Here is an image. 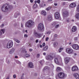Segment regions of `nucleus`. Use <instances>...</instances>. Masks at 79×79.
I'll return each instance as SVG.
<instances>
[{"instance_id":"7ed1b4c3","label":"nucleus","mask_w":79,"mask_h":79,"mask_svg":"<svg viewBox=\"0 0 79 79\" xmlns=\"http://www.w3.org/2000/svg\"><path fill=\"white\" fill-rule=\"evenodd\" d=\"M38 27L39 30L41 31V32H43V31H44V24L42 23H40L39 24Z\"/></svg>"},{"instance_id":"f03ea898","label":"nucleus","mask_w":79,"mask_h":79,"mask_svg":"<svg viewBox=\"0 0 79 79\" xmlns=\"http://www.w3.org/2000/svg\"><path fill=\"white\" fill-rule=\"evenodd\" d=\"M34 25V22L31 20H28L25 24V26L26 27L29 28L31 27Z\"/></svg>"},{"instance_id":"9b49d317","label":"nucleus","mask_w":79,"mask_h":79,"mask_svg":"<svg viewBox=\"0 0 79 79\" xmlns=\"http://www.w3.org/2000/svg\"><path fill=\"white\" fill-rule=\"evenodd\" d=\"M46 58L47 60H52L53 59V57L50 55H48L46 57Z\"/></svg>"},{"instance_id":"bb28decb","label":"nucleus","mask_w":79,"mask_h":79,"mask_svg":"<svg viewBox=\"0 0 79 79\" xmlns=\"http://www.w3.org/2000/svg\"><path fill=\"white\" fill-rule=\"evenodd\" d=\"M56 70L57 71H60L61 70V68L58 67L57 68Z\"/></svg>"},{"instance_id":"4c0bfd02","label":"nucleus","mask_w":79,"mask_h":79,"mask_svg":"<svg viewBox=\"0 0 79 79\" xmlns=\"http://www.w3.org/2000/svg\"><path fill=\"white\" fill-rule=\"evenodd\" d=\"M46 6V4H42V8H44L45 6Z\"/></svg>"},{"instance_id":"393cba45","label":"nucleus","mask_w":79,"mask_h":79,"mask_svg":"<svg viewBox=\"0 0 79 79\" xmlns=\"http://www.w3.org/2000/svg\"><path fill=\"white\" fill-rule=\"evenodd\" d=\"M37 7V5L36 4H35L33 6V9H35Z\"/></svg>"},{"instance_id":"0e129e2a","label":"nucleus","mask_w":79,"mask_h":79,"mask_svg":"<svg viewBox=\"0 0 79 79\" xmlns=\"http://www.w3.org/2000/svg\"><path fill=\"white\" fill-rule=\"evenodd\" d=\"M37 56H38V57H39V56H40V54H37Z\"/></svg>"},{"instance_id":"bf43d9fd","label":"nucleus","mask_w":79,"mask_h":79,"mask_svg":"<svg viewBox=\"0 0 79 79\" xmlns=\"http://www.w3.org/2000/svg\"><path fill=\"white\" fill-rule=\"evenodd\" d=\"M40 63L41 64V65H42V64H42V61H40Z\"/></svg>"},{"instance_id":"cd10ccee","label":"nucleus","mask_w":79,"mask_h":79,"mask_svg":"<svg viewBox=\"0 0 79 79\" xmlns=\"http://www.w3.org/2000/svg\"><path fill=\"white\" fill-rule=\"evenodd\" d=\"M51 8L52 7H48L46 9V10H47V11H49V10H50Z\"/></svg>"},{"instance_id":"ddd939ff","label":"nucleus","mask_w":79,"mask_h":79,"mask_svg":"<svg viewBox=\"0 0 79 79\" xmlns=\"http://www.w3.org/2000/svg\"><path fill=\"white\" fill-rule=\"evenodd\" d=\"M73 76L76 79H79V75L77 73H74L73 74Z\"/></svg>"},{"instance_id":"6ab92c4d","label":"nucleus","mask_w":79,"mask_h":79,"mask_svg":"<svg viewBox=\"0 0 79 79\" xmlns=\"http://www.w3.org/2000/svg\"><path fill=\"white\" fill-rule=\"evenodd\" d=\"M43 35V33L42 34H39L37 35L36 36L37 37H38V38H40L42 37Z\"/></svg>"},{"instance_id":"f257e3e1","label":"nucleus","mask_w":79,"mask_h":79,"mask_svg":"<svg viewBox=\"0 0 79 79\" xmlns=\"http://www.w3.org/2000/svg\"><path fill=\"white\" fill-rule=\"evenodd\" d=\"M13 6L11 5H9L7 4H4L2 7V10L3 12L6 13L8 12L10 10L12 9Z\"/></svg>"},{"instance_id":"052dcab7","label":"nucleus","mask_w":79,"mask_h":79,"mask_svg":"<svg viewBox=\"0 0 79 79\" xmlns=\"http://www.w3.org/2000/svg\"><path fill=\"white\" fill-rule=\"evenodd\" d=\"M2 32L0 31V35H2Z\"/></svg>"},{"instance_id":"680f3d73","label":"nucleus","mask_w":79,"mask_h":79,"mask_svg":"<svg viewBox=\"0 0 79 79\" xmlns=\"http://www.w3.org/2000/svg\"><path fill=\"white\" fill-rule=\"evenodd\" d=\"M30 1L31 3H32L33 2V0H30Z\"/></svg>"},{"instance_id":"9d476101","label":"nucleus","mask_w":79,"mask_h":79,"mask_svg":"<svg viewBox=\"0 0 79 79\" xmlns=\"http://www.w3.org/2000/svg\"><path fill=\"white\" fill-rule=\"evenodd\" d=\"M78 67L77 66H73L72 68L73 71H78Z\"/></svg>"},{"instance_id":"2f4dec72","label":"nucleus","mask_w":79,"mask_h":79,"mask_svg":"<svg viewBox=\"0 0 79 79\" xmlns=\"http://www.w3.org/2000/svg\"><path fill=\"white\" fill-rule=\"evenodd\" d=\"M25 56L26 57V58H28L29 57H30V55L27 54H25Z\"/></svg>"},{"instance_id":"c85d7f7f","label":"nucleus","mask_w":79,"mask_h":79,"mask_svg":"<svg viewBox=\"0 0 79 79\" xmlns=\"http://www.w3.org/2000/svg\"><path fill=\"white\" fill-rule=\"evenodd\" d=\"M44 69L45 70H48V69H50V67L46 66L44 68Z\"/></svg>"},{"instance_id":"a211bd4d","label":"nucleus","mask_w":79,"mask_h":79,"mask_svg":"<svg viewBox=\"0 0 79 79\" xmlns=\"http://www.w3.org/2000/svg\"><path fill=\"white\" fill-rule=\"evenodd\" d=\"M15 52V49L13 48L12 49L11 51H10V53L12 54L13 53H14Z\"/></svg>"},{"instance_id":"0eeeda50","label":"nucleus","mask_w":79,"mask_h":79,"mask_svg":"<svg viewBox=\"0 0 79 79\" xmlns=\"http://www.w3.org/2000/svg\"><path fill=\"white\" fill-rule=\"evenodd\" d=\"M66 52L67 53H69L71 54V53H73V50L72 49L67 48L66 49Z\"/></svg>"},{"instance_id":"39448f33","label":"nucleus","mask_w":79,"mask_h":79,"mask_svg":"<svg viewBox=\"0 0 79 79\" xmlns=\"http://www.w3.org/2000/svg\"><path fill=\"white\" fill-rule=\"evenodd\" d=\"M58 76L59 78L62 79V78H64V77L65 74L64 73L60 72L58 73Z\"/></svg>"},{"instance_id":"e2e57ef3","label":"nucleus","mask_w":79,"mask_h":79,"mask_svg":"<svg viewBox=\"0 0 79 79\" xmlns=\"http://www.w3.org/2000/svg\"><path fill=\"white\" fill-rule=\"evenodd\" d=\"M43 46H45V43H44L43 44Z\"/></svg>"},{"instance_id":"c756f323","label":"nucleus","mask_w":79,"mask_h":79,"mask_svg":"<svg viewBox=\"0 0 79 79\" xmlns=\"http://www.w3.org/2000/svg\"><path fill=\"white\" fill-rule=\"evenodd\" d=\"M63 49H64L63 48H62V47L60 48L59 49V52H61V51L63 50Z\"/></svg>"},{"instance_id":"8fccbe9b","label":"nucleus","mask_w":79,"mask_h":79,"mask_svg":"<svg viewBox=\"0 0 79 79\" xmlns=\"http://www.w3.org/2000/svg\"><path fill=\"white\" fill-rule=\"evenodd\" d=\"M13 77L14 78H16V75L14 74L13 75Z\"/></svg>"},{"instance_id":"aec40b11","label":"nucleus","mask_w":79,"mask_h":79,"mask_svg":"<svg viewBox=\"0 0 79 79\" xmlns=\"http://www.w3.org/2000/svg\"><path fill=\"white\" fill-rule=\"evenodd\" d=\"M48 46H46L44 47L43 48V50L44 51H47L48 50Z\"/></svg>"},{"instance_id":"a878e982","label":"nucleus","mask_w":79,"mask_h":79,"mask_svg":"<svg viewBox=\"0 0 79 79\" xmlns=\"http://www.w3.org/2000/svg\"><path fill=\"white\" fill-rule=\"evenodd\" d=\"M75 17L76 19H79V14H76L75 15Z\"/></svg>"},{"instance_id":"b1692460","label":"nucleus","mask_w":79,"mask_h":79,"mask_svg":"<svg viewBox=\"0 0 79 79\" xmlns=\"http://www.w3.org/2000/svg\"><path fill=\"white\" fill-rule=\"evenodd\" d=\"M2 34H4L5 32V29H1L0 31Z\"/></svg>"},{"instance_id":"6e6d98bb","label":"nucleus","mask_w":79,"mask_h":79,"mask_svg":"<svg viewBox=\"0 0 79 79\" xmlns=\"http://www.w3.org/2000/svg\"><path fill=\"white\" fill-rule=\"evenodd\" d=\"M2 15H0V20L2 19Z\"/></svg>"},{"instance_id":"de8ad7c7","label":"nucleus","mask_w":79,"mask_h":79,"mask_svg":"<svg viewBox=\"0 0 79 79\" xmlns=\"http://www.w3.org/2000/svg\"><path fill=\"white\" fill-rule=\"evenodd\" d=\"M16 13H17L18 16H19V15H20V13H19L17 12H16Z\"/></svg>"},{"instance_id":"774afa93","label":"nucleus","mask_w":79,"mask_h":79,"mask_svg":"<svg viewBox=\"0 0 79 79\" xmlns=\"http://www.w3.org/2000/svg\"><path fill=\"white\" fill-rule=\"evenodd\" d=\"M33 50L32 49H30V52H32V51Z\"/></svg>"},{"instance_id":"f3484780","label":"nucleus","mask_w":79,"mask_h":79,"mask_svg":"<svg viewBox=\"0 0 79 79\" xmlns=\"http://www.w3.org/2000/svg\"><path fill=\"white\" fill-rule=\"evenodd\" d=\"M41 14L44 16H46L47 15V12L44 11H42L41 12Z\"/></svg>"},{"instance_id":"a18cd8bd","label":"nucleus","mask_w":79,"mask_h":79,"mask_svg":"<svg viewBox=\"0 0 79 79\" xmlns=\"http://www.w3.org/2000/svg\"><path fill=\"white\" fill-rule=\"evenodd\" d=\"M17 63H18V64H21V62H20V61H17Z\"/></svg>"},{"instance_id":"f8f14e48","label":"nucleus","mask_w":79,"mask_h":79,"mask_svg":"<svg viewBox=\"0 0 79 79\" xmlns=\"http://www.w3.org/2000/svg\"><path fill=\"white\" fill-rule=\"evenodd\" d=\"M28 67L30 68H34V64L32 62H30L28 64Z\"/></svg>"},{"instance_id":"f704fd0d","label":"nucleus","mask_w":79,"mask_h":79,"mask_svg":"<svg viewBox=\"0 0 79 79\" xmlns=\"http://www.w3.org/2000/svg\"><path fill=\"white\" fill-rule=\"evenodd\" d=\"M56 25V23H54L52 24V26H55Z\"/></svg>"},{"instance_id":"e433bc0d","label":"nucleus","mask_w":79,"mask_h":79,"mask_svg":"<svg viewBox=\"0 0 79 79\" xmlns=\"http://www.w3.org/2000/svg\"><path fill=\"white\" fill-rule=\"evenodd\" d=\"M66 5V2H64L62 3V6H64Z\"/></svg>"},{"instance_id":"5fc2aeb1","label":"nucleus","mask_w":79,"mask_h":79,"mask_svg":"<svg viewBox=\"0 0 79 79\" xmlns=\"http://www.w3.org/2000/svg\"><path fill=\"white\" fill-rule=\"evenodd\" d=\"M35 42L36 43H37L38 42H39V40H36L35 41Z\"/></svg>"},{"instance_id":"7c9ffc66","label":"nucleus","mask_w":79,"mask_h":79,"mask_svg":"<svg viewBox=\"0 0 79 79\" xmlns=\"http://www.w3.org/2000/svg\"><path fill=\"white\" fill-rule=\"evenodd\" d=\"M14 40H15V42H17V43H19V41L16 39H14Z\"/></svg>"},{"instance_id":"ea45409f","label":"nucleus","mask_w":79,"mask_h":79,"mask_svg":"<svg viewBox=\"0 0 79 79\" xmlns=\"http://www.w3.org/2000/svg\"><path fill=\"white\" fill-rule=\"evenodd\" d=\"M28 36L27 34H25L24 35V37H25V38H27V37Z\"/></svg>"},{"instance_id":"2eb2a0df","label":"nucleus","mask_w":79,"mask_h":79,"mask_svg":"<svg viewBox=\"0 0 79 79\" xmlns=\"http://www.w3.org/2000/svg\"><path fill=\"white\" fill-rule=\"evenodd\" d=\"M76 31H77V27H76L75 26L73 27L72 29V32H76Z\"/></svg>"},{"instance_id":"4468645a","label":"nucleus","mask_w":79,"mask_h":79,"mask_svg":"<svg viewBox=\"0 0 79 79\" xmlns=\"http://www.w3.org/2000/svg\"><path fill=\"white\" fill-rule=\"evenodd\" d=\"M72 47L74 49H75V50H77L79 48V46H78V45L76 44H73L72 46Z\"/></svg>"},{"instance_id":"49530a36","label":"nucleus","mask_w":79,"mask_h":79,"mask_svg":"<svg viewBox=\"0 0 79 79\" xmlns=\"http://www.w3.org/2000/svg\"><path fill=\"white\" fill-rule=\"evenodd\" d=\"M40 0H37V3H40Z\"/></svg>"},{"instance_id":"dca6fc26","label":"nucleus","mask_w":79,"mask_h":79,"mask_svg":"<svg viewBox=\"0 0 79 79\" xmlns=\"http://www.w3.org/2000/svg\"><path fill=\"white\" fill-rule=\"evenodd\" d=\"M64 60L65 63H68L69 61V58L66 57L65 58Z\"/></svg>"},{"instance_id":"37998d69","label":"nucleus","mask_w":79,"mask_h":79,"mask_svg":"<svg viewBox=\"0 0 79 79\" xmlns=\"http://www.w3.org/2000/svg\"><path fill=\"white\" fill-rule=\"evenodd\" d=\"M48 39H49V38L48 37H47L46 38V41H48Z\"/></svg>"},{"instance_id":"c9c22d12","label":"nucleus","mask_w":79,"mask_h":79,"mask_svg":"<svg viewBox=\"0 0 79 79\" xmlns=\"http://www.w3.org/2000/svg\"><path fill=\"white\" fill-rule=\"evenodd\" d=\"M78 39V38L77 37H75L74 38V40H75V41L77 40Z\"/></svg>"},{"instance_id":"13d9d810","label":"nucleus","mask_w":79,"mask_h":79,"mask_svg":"<svg viewBox=\"0 0 79 79\" xmlns=\"http://www.w3.org/2000/svg\"><path fill=\"white\" fill-rule=\"evenodd\" d=\"M34 76H37V74L36 73H35L34 74Z\"/></svg>"},{"instance_id":"3c124183","label":"nucleus","mask_w":79,"mask_h":79,"mask_svg":"<svg viewBox=\"0 0 79 79\" xmlns=\"http://www.w3.org/2000/svg\"><path fill=\"white\" fill-rule=\"evenodd\" d=\"M14 26H15V27H16V26H17V23H14Z\"/></svg>"},{"instance_id":"5701e85b","label":"nucleus","mask_w":79,"mask_h":79,"mask_svg":"<svg viewBox=\"0 0 79 79\" xmlns=\"http://www.w3.org/2000/svg\"><path fill=\"white\" fill-rule=\"evenodd\" d=\"M53 44L54 47H56L58 45V43L57 42H55L53 43Z\"/></svg>"},{"instance_id":"a19ab883","label":"nucleus","mask_w":79,"mask_h":79,"mask_svg":"<svg viewBox=\"0 0 79 79\" xmlns=\"http://www.w3.org/2000/svg\"><path fill=\"white\" fill-rule=\"evenodd\" d=\"M66 21L67 23H69V19H67L66 20Z\"/></svg>"},{"instance_id":"338daca9","label":"nucleus","mask_w":79,"mask_h":79,"mask_svg":"<svg viewBox=\"0 0 79 79\" xmlns=\"http://www.w3.org/2000/svg\"><path fill=\"white\" fill-rule=\"evenodd\" d=\"M43 54L44 55H46V53L45 52H44Z\"/></svg>"},{"instance_id":"c03bdc74","label":"nucleus","mask_w":79,"mask_h":79,"mask_svg":"<svg viewBox=\"0 0 79 79\" xmlns=\"http://www.w3.org/2000/svg\"><path fill=\"white\" fill-rule=\"evenodd\" d=\"M77 11H78V12H79V6H78L77 7Z\"/></svg>"},{"instance_id":"69168bd1","label":"nucleus","mask_w":79,"mask_h":79,"mask_svg":"<svg viewBox=\"0 0 79 79\" xmlns=\"http://www.w3.org/2000/svg\"><path fill=\"white\" fill-rule=\"evenodd\" d=\"M54 5L55 6H56L57 5V4L56 3H55Z\"/></svg>"},{"instance_id":"72a5a7b5","label":"nucleus","mask_w":79,"mask_h":79,"mask_svg":"<svg viewBox=\"0 0 79 79\" xmlns=\"http://www.w3.org/2000/svg\"><path fill=\"white\" fill-rule=\"evenodd\" d=\"M18 15L17 14V13H16V12L15 14V18H16L17 17H18Z\"/></svg>"},{"instance_id":"58836bf2","label":"nucleus","mask_w":79,"mask_h":79,"mask_svg":"<svg viewBox=\"0 0 79 79\" xmlns=\"http://www.w3.org/2000/svg\"><path fill=\"white\" fill-rule=\"evenodd\" d=\"M4 27V24L2 23V25H1L0 27L1 28L3 27Z\"/></svg>"},{"instance_id":"412c9836","label":"nucleus","mask_w":79,"mask_h":79,"mask_svg":"<svg viewBox=\"0 0 79 79\" xmlns=\"http://www.w3.org/2000/svg\"><path fill=\"white\" fill-rule=\"evenodd\" d=\"M48 19L49 21H50L52 19V17L51 15H49L48 17Z\"/></svg>"},{"instance_id":"473e14b6","label":"nucleus","mask_w":79,"mask_h":79,"mask_svg":"<svg viewBox=\"0 0 79 79\" xmlns=\"http://www.w3.org/2000/svg\"><path fill=\"white\" fill-rule=\"evenodd\" d=\"M34 34L36 36H37V35L38 34L37 32L35 31H34Z\"/></svg>"},{"instance_id":"423d86ee","label":"nucleus","mask_w":79,"mask_h":79,"mask_svg":"<svg viewBox=\"0 0 79 79\" xmlns=\"http://www.w3.org/2000/svg\"><path fill=\"white\" fill-rule=\"evenodd\" d=\"M13 46V42L12 41H10L8 42L7 44V47L8 48H10Z\"/></svg>"},{"instance_id":"79ce46f5","label":"nucleus","mask_w":79,"mask_h":79,"mask_svg":"<svg viewBox=\"0 0 79 79\" xmlns=\"http://www.w3.org/2000/svg\"><path fill=\"white\" fill-rule=\"evenodd\" d=\"M50 33H51V32H50V31H48L47 32V34L48 35H49V34H50Z\"/></svg>"},{"instance_id":"6e6552de","label":"nucleus","mask_w":79,"mask_h":79,"mask_svg":"<svg viewBox=\"0 0 79 79\" xmlns=\"http://www.w3.org/2000/svg\"><path fill=\"white\" fill-rule=\"evenodd\" d=\"M76 6V4L74 2L71 3L69 5L70 8H74Z\"/></svg>"},{"instance_id":"603ef678","label":"nucleus","mask_w":79,"mask_h":79,"mask_svg":"<svg viewBox=\"0 0 79 79\" xmlns=\"http://www.w3.org/2000/svg\"><path fill=\"white\" fill-rule=\"evenodd\" d=\"M73 55L74 56H76L77 55V53H74Z\"/></svg>"},{"instance_id":"1a4fd4ad","label":"nucleus","mask_w":79,"mask_h":79,"mask_svg":"<svg viewBox=\"0 0 79 79\" xmlns=\"http://www.w3.org/2000/svg\"><path fill=\"white\" fill-rule=\"evenodd\" d=\"M55 18L57 19H58L60 18V15L59 13L57 12L55 13Z\"/></svg>"},{"instance_id":"864d4df0","label":"nucleus","mask_w":79,"mask_h":79,"mask_svg":"<svg viewBox=\"0 0 79 79\" xmlns=\"http://www.w3.org/2000/svg\"><path fill=\"white\" fill-rule=\"evenodd\" d=\"M40 7H42V4H41L40 5Z\"/></svg>"},{"instance_id":"4be33fe9","label":"nucleus","mask_w":79,"mask_h":79,"mask_svg":"<svg viewBox=\"0 0 79 79\" xmlns=\"http://www.w3.org/2000/svg\"><path fill=\"white\" fill-rule=\"evenodd\" d=\"M59 59L58 58H55L54 59V61L57 64L58 63L59 61H58V60Z\"/></svg>"},{"instance_id":"20e7f679","label":"nucleus","mask_w":79,"mask_h":79,"mask_svg":"<svg viewBox=\"0 0 79 79\" xmlns=\"http://www.w3.org/2000/svg\"><path fill=\"white\" fill-rule=\"evenodd\" d=\"M62 12L64 17H66V16H68V15H69L68 12L65 9H63L62 10Z\"/></svg>"},{"instance_id":"4d7b16f0","label":"nucleus","mask_w":79,"mask_h":79,"mask_svg":"<svg viewBox=\"0 0 79 79\" xmlns=\"http://www.w3.org/2000/svg\"><path fill=\"white\" fill-rule=\"evenodd\" d=\"M54 37H57V35L55 34L54 35Z\"/></svg>"},{"instance_id":"09e8293b","label":"nucleus","mask_w":79,"mask_h":79,"mask_svg":"<svg viewBox=\"0 0 79 79\" xmlns=\"http://www.w3.org/2000/svg\"><path fill=\"white\" fill-rule=\"evenodd\" d=\"M58 27H59V25H56L55 27L56 28H58Z\"/></svg>"}]
</instances>
